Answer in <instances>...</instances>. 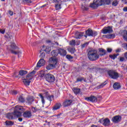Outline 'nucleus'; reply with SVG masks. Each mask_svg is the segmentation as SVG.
Wrapping results in <instances>:
<instances>
[{
    "label": "nucleus",
    "mask_w": 127,
    "mask_h": 127,
    "mask_svg": "<svg viewBox=\"0 0 127 127\" xmlns=\"http://www.w3.org/2000/svg\"><path fill=\"white\" fill-rule=\"evenodd\" d=\"M18 121H19V122H22V118H19L18 119Z\"/></svg>",
    "instance_id": "58"
},
{
    "label": "nucleus",
    "mask_w": 127,
    "mask_h": 127,
    "mask_svg": "<svg viewBox=\"0 0 127 127\" xmlns=\"http://www.w3.org/2000/svg\"><path fill=\"white\" fill-rule=\"evenodd\" d=\"M116 52H117V53H118V52H121V50H120V49H118L116 50Z\"/></svg>",
    "instance_id": "62"
},
{
    "label": "nucleus",
    "mask_w": 127,
    "mask_h": 127,
    "mask_svg": "<svg viewBox=\"0 0 127 127\" xmlns=\"http://www.w3.org/2000/svg\"><path fill=\"white\" fill-rule=\"evenodd\" d=\"M53 2H55L56 10L61 9V4H62V1L61 0H54Z\"/></svg>",
    "instance_id": "13"
},
{
    "label": "nucleus",
    "mask_w": 127,
    "mask_h": 127,
    "mask_svg": "<svg viewBox=\"0 0 127 127\" xmlns=\"http://www.w3.org/2000/svg\"><path fill=\"white\" fill-rule=\"evenodd\" d=\"M119 55H120V54H114L113 55H109V57L110 58H111V59H113V60H115V59L116 58H117V57H118V56H119Z\"/></svg>",
    "instance_id": "31"
},
{
    "label": "nucleus",
    "mask_w": 127,
    "mask_h": 127,
    "mask_svg": "<svg viewBox=\"0 0 127 127\" xmlns=\"http://www.w3.org/2000/svg\"><path fill=\"white\" fill-rule=\"evenodd\" d=\"M61 115H62V113H60L59 114H58L56 116V117H57L58 118V119H59L60 118V116H61Z\"/></svg>",
    "instance_id": "55"
},
{
    "label": "nucleus",
    "mask_w": 127,
    "mask_h": 127,
    "mask_svg": "<svg viewBox=\"0 0 127 127\" xmlns=\"http://www.w3.org/2000/svg\"><path fill=\"white\" fill-rule=\"evenodd\" d=\"M85 34H87L89 37H95L98 35V32L96 31H93L91 28H88L85 31Z\"/></svg>",
    "instance_id": "7"
},
{
    "label": "nucleus",
    "mask_w": 127,
    "mask_h": 127,
    "mask_svg": "<svg viewBox=\"0 0 127 127\" xmlns=\"http://www.w3.org/2000/svg\"><path fill=\"white\" fill-rule=\"evenodd\" d=\"M113 88L115 90H119L121 88V84L120 83L115 82L113 85Z\"/></svg>",
    "instance_id": "22"
},
{
    "label": "nucleus",
    "mask_w": 127,
    "mask_h": 127,
    "mask_svg": "<svg viewBox=\"0 0 127 127\" xmlns=\"http://www.w3.org/2000/svg\"><path fill=\"white\" fill-rule=\"evenodd\" d=\"M47 5V4H45L41 6V8H42V7H45Z\"/></svg>",
    "instance_id": "59"
},
{
    "label": "nucleus",
    "mask_w": 127,
    "mask_h": 127,
    "mask_svg": "<svg viewBox=\"0 0 127 127\" xmlns=\"http://www.w3.org/2000/svg\"><path fill=\"white\" fill-rule=\"evenodd\" d=\"M34 74H35V71L33 70L27 75L26 78L23 80V82L25 86H29L30 85V83H31V81L30 80L33 79V75H34Z\"/></svg>",
    "instance_id": "4"
},
{
    "label": "nucleus",
    "mask_w": 127,
    "mask_h": 127,
    "mask_svg": "<svg viewBox=\"0 0 127 127\" xmlns=\"http://www.w3.org/2000/svg\"><path fill=\"white\" fill-rule=\"evenodd\" d=\"M32 2V1L31 0H23L22 1L23 4H27L28 5H29V3H31Z\"/></svg>",
    "instance_id": "33"
},
{
    "label": "nucleus",
    "mask_w": 127,
    "mask_h": 127,
    "mask_svg": "<svg viewBox=\"0 0 127 127\" xmlns=\"http://www.w3.org/2000/svg\"><path fill=\"white\" fill-rule=\"evenodd\" d=\"M123 37L127 41V31H126V33L123 36Z\"/></svg>",
    "instance_id": "46"
},
{
    "label": "nucleus",
    "mask_w": 127,
    "mask_h": 127,
    "mask_svg": "<svg viewBox=\"0 0 127 127\" xmlns=\"http://www.w3.org/2000/svg\"><path fill=\"white\" fill-rule=\"evenodd\" d=\"M68 50L71 54H74L76 51L75 48H69L68 49Z\"/></svg>",
    "instance_id": "32"
},
{
    "label": "nucleus",
    "mask_w": 127,
    "mask_h": 127,
    "mask_svg": "<svg viewBox=\"0 0 127 127\" xmlns=\"http://www.w3.org/2000/svg\"><path fill=\"white\" fill-rule=\"evenodd\" d=\"M72 91L74 92V94L77 95V94H79V93L81 92V89L80 88H73Z\"/></svg>",
    "instance_id": "27"
},
{
    "label": "nucleus",
    "mask_w": 127,
    "mask_h": 127,
    "mask_svg": "<svg viewBox=\"0 0 127 127\" xmlns=\"http://www.w3.org/2000/svg\"><path fill=\"white\" fill-rule=\"evenodd\" d=\"M61 103H57L53 107V111H57V110H59V109L61 108Z\"/></svg>",
    "instance_id": "18"
},
{
    "label": "nucleus",
    "mask_w": 127,
    "mask_h": 127,
    "mask_svg": "<svg viewBox=\"0 0 127 127\" xmlns=\"http://www.w3.org/2000/svg\"><path fill=\"white\" fill-rule=\"evenodd\" d=\"M40 76L41 78H43V77H45V74L44 73H41Z\"/></svg>",
    "instance_id": "54"
},
{
    "label": "nucleus",
    "mask_w": 127,
    "mask_h": 127,
    "mask_svg": "<svg viewBox=\"0 0 127 127\" xmlns=\"http://www.w3.org/2000/svg\"><path fill=\"white\" fill-rule=\"evenodd\" d=\"M52 44H53V45H57V46H58V45H59V43H58V42H55V44H54V43H52Z\"/></svg>",
    "instance_id": "60"
},
{
    "label": "nucleus",
    "mask_w": 127,
    "mask_h": 127,
    "mask_svg": "<svg viewBox=\"0 0 127 127\" xmlns=\"http://www.w3.org/2000/svg\"><path fill=\"white\" fill-rule=\"evenodd\" d=\"M45 78L48 83H53L55 81V76L51 73L45 74Z\"/></svg>",
    "instance_id": "6"
},
{
    "label": "nucleus",
    "mask_w": 127,
    "mask_h": 127,
    "mask_svg": "<svg viewBox=\"0 0 127 127\" xmlns=\"http://www.w3.org/2000/svg\"><path fill=\"white\" fill-rule=\"evenodd\" d=\"M88 45H89V42H86L84 43L83 44L80 45V47L81 49H84V48L86 47H88Z\"/></svg>",
    "instance_id": "36"
},
{
    "label": "nucleus",
    "mask_w": 127,
    "mask_h": 127,
    "mask_svg": "<svg viewBox=\"0 0 127 127\" xmlns=\"http://www.w3.org/2000/svg\"><path fill=\"white\" fill-rule=\"evenodd\" d=\"M85 100L87 101V102H91V103H97V102H98V98L97 97L94 95H91L90 97H86Z\"/></svg>",
    "instance_id": "11"
},
{
    "label": "nucleus",
    "mask_w": 127,
    "mask_h": 127,
    "mask_svg": "<svg viewBox=\"0 0 127 127\" xmlns=\"http://www.w3.org/2000/svg\"><path fill=\"white\" fill-rule=\"evenodd\" d=\"M124 57H125V58H126V59H127V52H126V53H125L124 54Z\"/></svg>",
    "instance_id": "56"
},
{
    "label": "nucleus",
    "mask_w": 127,
    "mask_h": 127,
    "mask_svg": "<svg viewBox=\"0 0 127 127\" xmlns=\"http://www.w3.org/2000/svg\"><path fill=\"white\" fill-rule=\"evenodd\" d=\"M10 52L12 54H14L15 55H17V54H19V51H14L12 50H10Z\"/></svg>",
    "instance_id": "38"
},
{
    "label": "nucleus",
    "mask_w": 127,
    "mask_h": 127,
    "mask_svg": "<svg viewBox=\"0 0 127 127\" xmlns=\"http://www.w3.org/2000/svg\"><path fill=\"white\" fill-rule=\"evenodd\" d=\"M46 63V61H45L44 59H41L37 64V67L40 68V67H42V66H44Z\"/></svg>",
    "instance_id": "15"
},
{
    "label": "nucleus",
    "mask_w": 127,
    "mask_h": 127,
    "mask_svg": "<svg viewBox=\"0 0 127 127\" xmlns=\"http://www.w3.org/2000/svg\"><path fill=\"white\" fill-rule=\"evenodd\" d=\"M66 58L69 60V61H71L72 59H73V57H72L71 55H67L66 56Z\"/></svg>",
    "instance_id": "40"
},
{
    "label": "nucleus",
    "mask_w": 127,
    "mask_h": 127,
    "mask_svg": "<svg viewBox=\"0 0 127 127\" xmlns=\"http://www.w3.org/2000/svg\"><path fill=\"white\" fill-rule=\"evenodd\" d=\"M99 55L98 54V50L95 49H90L87 52V57L90 61H97L100 56L106 55V50L103 48L98 49Z\"/></svg>",
    "instance_id": "1"
},
{
    "label": "nucleus",
    "mask_w": 127,
    "mask_h": 127,
    "mask_svg": "<svg viewBox=\"0 0 127 127\" xmlns=\"http://www.w3.org/2000/svg\"><path fill=\"white\" fill-rule=\"evenodd\" d=\"M123 47L125 49H126L127 50V44L125 43V44H123Z\"/></svg>",
    "instance_id": "47"
},
{
    "label": "nucleus",
    "mask_w": 127,
    "mask_h": 127,
    "mask_svg": "<svg viewBox=\"0 0 127 127\" xmlns=\"http://www.w3.org/2000/svg\"><path fill=\"white\" fill-rule=\"evenodd\" d=\"M99 123L102 124L104 127H109L111 125V121L109 118H105L103 119V118L100 119L99 120Z\"/></svg>",
    "instance_id": "9"
},
{
    "label": "nucleus",
    "mask_w": 127,
    "mask_h": 127,
    "mask_svg": "<svg viewBox=\"0 0 127 127\" xmlns=\"http://www.w3.org/2000/svg\"><path fill=\"white\" fill-rule=\"evenodd\" d=\"M88 36L87 34H85V35H84V37L85 38H87V37H88Z\"/></svg>",
    "instance_id": "63"
},
{
    "label": "nucleus",
    "mask_w": 127,
    "mask_h": 127,
    "mask_svg": "<svg viewBox=\"0 0 127 127\" xmlns=\"http://www.w3.org/2000/svg\"><path fill=\"white\" fill-rule=\"evenodd\" d=\"M104 0H96V2H93L89 4V7L91 8H93V9H97V8L98 6L102 5V4H99V2L102 3V2H104Z\"/></svg>",
    "instance_id": "8"
},
{
    "label": "nucleus",
    "mask_w": 127,
    "mask_h": 127,
    "mask_svg": "<svg viewBox=\"0 0 127 127\" xmlns=\"http://www.w3.org/2000/svg\"><path fill=\"white\" fill-rule=\"evenodd\" d=\"M110 37L111 39H113V38H115L116 37V35H115V34H110Z\"/></svg>",
    "instance_id": "48"
},
{
    "label": "nucleus",
    "mask_w": 127,
    "mask_h": 127,
    "mask_svg": "<svg viewBox=\"0 0 127 127\" xmlns=\"http://www.w3.org/2000/svg\"><path fill=\"white\" fill-rule=\"evenodd\" d=\"M105 37L106 38H107L108 39H111V35H105Z\"/></svg>",
    "instance_id": "51"
},
{
    "label": "nucleus",
    "mask_w": 127,
    "mask_h": 127,
    "mask_svg": "<svg viewBox=\"0 0 127 127\" xmlns=\"http://www.w3.org/2000/svg\"><path fill=\"white\" fill-rule=\"evenodd\" d=\"M119 4V1H114L112 3V5L114 6H117V5Z\"/></svg>",
    "instance_id": "41"
},
{
    "label": "nucleus",
    "mask_w": 127,
    "mask_h": 127,
    "mask_svg": "<svg viewBox=\"0 0 127 127\" xmlns=\"http://www.w3.org/2000/svg\"><path fill=\"white\" fill-rule=\"evenodd\" d=\"M10 47H11L12 49H19V48L16 46L15 43H12L10 45Z\"/></svg>",
    "instance_id": "35"
},
{
    "label": "nucleus",
    "mask_w": 127,
    "mask_h": 127,
    "mask_svg": "<svg viewBox=\"0 0 127 127\" xmlns=\"http://www.w3.org/2000/svg\"><path fill=\"white\" fill-rule=\"evenodd\" d=\"M58 51L59 52V54H60L61 56H63V57H64V56H66V55H67V52L64 49L60 48L58 49Z\"/></svg>",
    "instance_id": "14"
},
{
    "label": "nucleus",
    "mask_w": 127,
    "mask_h": 127,
    "mask_svg": "<svg viewBox=\"0 0 127 127\" xmlns=\"http://www.w3.org/2000/svg\"><path fill=\"white\" fill-rule=\"evenodd\" d=\"M122 121V116L116 115L112 118V121L114 124H119Z\"/></svg>",
    "instance_id": "12"
},
{
    "label": "nucleus",
    "mask_w": 127,
    "mask_h": 127,
    "mask_svg": "<svg viewBox=\"0 0 127 127\" xmlns=\"http://www.w3.org/2000/svg\"><path fill=\"white\" fill-rule=\"evenodd\" d=\"M57 126H58L59 127H62V124H61V123H57Z\"/></svg>",
    "instance_id": "57"
},
{
    "label": "nucleus",
    "mask_w": 127,
    "mask_h": 127,
    "mask_svg": "<svg viewBox=\"0 0 127 127\" xmlns=\"http://www.w3.org/2000/svg\"><path fill=\"white\" fill-rule=\"evenodd\" d=\"M23 112H24L23 107L17 105L15 107L14 111L13 113L7 115V118L9 119V120H13V119H15V118H19V117H21Z\"/></svg>",
    "instance_id": "2"
},
{
    "label": "nucleus",
    "mask_w": 127,
    "mask_h": 127,
    "mask_svg": "<svg viewBox=\"0 0 127 127\" xmlns=\"http://www.w3.org/2000/svg\"><path fill=\"white\" fill-rule=\"evenodd\" d=\"M40 57H41L42 58H44L45 57V53H42L41 54Z\"/></svg>",
    "instance_id": "49"
},
{
    "label": "nucleus",
    "mask_w": 127,
    "mask_h": 127,
    "mask_svg": "<svg viewBox=\"0 0 127 127\" xmlns=\"http://www.w3.org/2000/svg\"><path fill=\"white\" fill-rule=\"evenodd\" d=\"M17 100L19 103H24V102H25V99L22 95H20L18 97Z\"/></svg>",
    "instance_id": "23"
},
{
    "label": "nucleus",
    "mask_w": 127,
    "mask_h": 127,
    "mask_svg": "<svg viewBox=\"0 0 127 127\" xmlns=\"http://www.w3.org/2000/svg\"><path fill=\"white\" fill-rule=\"evenodd\" d=\"M123 11H125V12H127V6L124 7L123 8Z\"/></svg>",
    "instance_id": "53"
},
{
    "label": "nucleus",
    "mask_w": 127,
    "mask_h": 127,
    "mask_svg": "<svg viewBox=\"0 0 127 127\" xmlns=\"http://www.w3.org/2000/svg\"><path fill=\"white\" fill-rule=\"evenodd\" d=\"M5 125L7 126L11 127V126H13L14 125V122L12 121H6L5 122Z\"/></svg>",
    "instance_id": "24"
},
{
    "label": "nucleus",
    "mask_w": 127,
    "mask_h": 127,
    "mask_svg": "<svg viewBox=\"0 0 127 127\" xmlns=\"http://www.w3.org/2000/svg\"><path fill=\"white\" fill-rule=\"evenodd\" d=\"M8 12L10 16H12V15H13V11L9 10Z\"/></svg>",
    "instance_id": "44"
},
{
    "label": "nucleus",
    "mask_w": 127,
    "mask_h": 127,
    "mask_svg": "<svg viewBox=\"0 0 127 127\" xmlns=\"http://www.w3.org/2000/svg\"><path fill=\"white\" fill-rule=\"evenodd\" d=\"M46 42L47 43H52V42H51V41H50V40H47Z\"/></svg>",
    "instance_id": "61"
},
{
    "label": "nucleus",
    "mask_w": 127,
    "mask_h": 127,
    "mask_svg": "<svg viewBox=\"0 0 127 127\" xmlns=\"http://www.w3.org/2000/svg\"><path fill=\"white\" fill-rule=\"evenodd\" d=\"M89 7H90V5L88 4H85L84 5H82L81 9L83 11H88L89 10Z\"/></svg>",
    "instance_id": "20"
},
{
    "label": "nucleus",
    "mask_w": 127,
    "mask_h": 127,
    "mask_svg": "<svg viewBox=\"0 0 127 127\" xmlns=\"http://www.w3.org/2000/svg\"><path fill=\"white\" fill-rule=\"evenodd\" d=\"M91 127H98V126H96V125H92Z\"/></svg>",
    "instance_id": "64"
},
{
    "label": "nucleus",
    "mask_w": 127,
    "mask_h": 127,
    "mask_svg": "<svg viewBox=\"0 0 127 127\" xmlns=\"http://www.w3.org/2000/svg\"><path fill=\"white\" fill-rule=\"evenodd\" d=\"M83 80H85L84 77L77 78V79H76V81H75V83H78L79 82H81V81H83Z\"/></svg>",
    "instance_id": "39"
},
{
    "label": "nucleus",
    "mask_w": 127,
    "mask_h": 127,
    "mask_svg": "<svg viewBox=\"0 0 127 127\" xmlns=\"http://www.w3.org/2000/svg\"><path fill=\"white\" fill-rule=\"evenodd\" d=\"M107 73L110 78L113 79L114 80H116L120 77L119 73L114 70H109L107 71Z\"/></svg>",
    "instance_id": "5"
},
{
    "label": "nucleus",
    "mask_w": 127,
    "mask_h": 127,
    "mask_svg": "<svg viewBox=\"0 0 127 127\" xmlns=\"http://www.w3.org/2000/svg\"><path fill=\"white\" fill-rule=\"evenodd\" d=\"M0 33H1V34H4V33H5V29H0Z\"/></svg>",
    "instance_id": "42"
},
{
    "label": "nucleus",
    "mask_w": 127,
    "mask_h": 127,
    "mask_svg": "<svg viewBox=\"0 0 127 127\" xmlns=\"http://www.w3.org/2000/svg\"><path fill=\"white\" fill-rule=\"evenodd\" d=\"M72 104V100H66L64 102L63 104V106L66 108V107H68Z\"/></svg>",
    "instance_id": "17"
},
{
    "label": "nucleus",
    "mask_w": 127,
    "mask_h": 127,
    "mask_svg": "<svg viewBox=\"0 0 127 127\" xmlns=\"http://www.w3.org/2000/svg\"><path fill=\"white\" fill-rule=\"evenodd\" d=\"M69 45L71 46H75V45H76V41L75 40H72L71 41H69Z\"/></svg>",
    "instance_id": "37"
},
{
    "label": "nucleus",
    "mask_w": 127,
    "mask_h": 127,
    "mask_svg": "<svg viewBox=\"0 0 127 127\" xmlns=\"http://www.w3.org/2000/svg\"><path fill=\"white\" fill-rule=\"evenodd\" d=\"M113 26H108V27H105L102 29V33L104 34H107V33H112L113 32Z\"/></svg>",
    "instance_id": "10"
},
{
    "label": "nucleus",
    "mask_w": 127,
    "mask_h": 127,
    "mask_svg": "<svg viewBox=\"0 0 127 127\" xmlns=\"http://www.w3.org/2000/svg\"><path fill=\"white\" fill-rule=\"evenodd\" d=\"M125 61H126V60L125 59V58L120 57V62H124Z\"/></svg>",
    "instance_id": "43"
},
{
    "label": "nucleus",
    "mask_w": 127,
    "mask_h": 127,
    "mask_svg": "<svg viewBox=\"0 0 127 127\" xmlns=\"http://www.w3.org/2000/svg\"><path fill=\"white\" fill-rule=\"evenodd\" d=\"M28 72L26 70H20L19 71V74L20 76H24V75H26L27 74Z\"/></svg>",
    "instance_id": "28"
},
{
    "label": "nucleus",
    "mask_w": 127,
    "mask_h": 127,
    "mask_svg": "<svg viewBox=\"0 0 127 127\" xmlns=\"http://www.w3.org/2000/svg\"><path fill=\"white\" fill-rule=\"evenodd\" d=\"M84 32H80L78 35L75 37L76 39H81L84 36Z\"/></svg>",
    "instance_id": "29"
},
{
    "label": "nucleus",
    "mask_w": 127,
    "mask_h": 127,
    "mask_svg": "<svg viewBox=\"0 0 127 127\" xmlns=\"http://www.w3.org/2000/svg\"><path fill=\"white\" fill-rule=\"evenodd\" d=\"M39 96L40 98H41V102L42 103V105L44 106V105L45 104V99H44V96H43V95H42L41 94H40Z\"/></svg>",
    "instance_id": "30"
},
{
    "label": "nucleus",
    "mask_w": 127,
    "mask_h": 127,
    "mask_svg": "<svg viewBox=\"0 0 127 127\" xmlns=\"http://www.w3.org/2000/svg\"><path fill=\"white\" fill-rule=\"evenodd\" d=\"M26 101L28 104H32V102L34 101V98H33V97L30 96L27 98Z\"/></svg>",
    "instance_id": "21"
},
{
    "label": "nucleus",
    "mask_w": 127,
    "mask_h": 127,
    "mask_svg": "<svg viewBox=\"0 0 127 127\" xmlns=\"http://www.w3.org/2000/svg\"><path fill=\"white\" fill-rule=\"evenodd\" d=\"M51 54L52 57H57V56H58V54H59V53L58 52V49L53 50L51 52Z\"/></svg>",
    "instance_id": "19"
},
{
    "label": "nucleus",
    "mask_w": 127,
    "mask_h": 127,
    "mask_svg": "<svg viewBox=\"0 0 127 127\" xmlns=\"http://www.w3.org/2000/svg\"><path fill=\"white\" fill-rule=\"evenodd\" d=\"M49 64H48L46 68L47 70H53L55 68H56L57 63H58V59L57 58H51L48 61Z\"/></svg>",
    "instance_id": "3"
},
{
    "label": "nucleus",
    "mask_w": 127,
    "mask_h": 127,
    "mask_svg": "<svg viewBox=\"0 0 127 127\" xmlns=\"http://www.w3.org/2000/svg\"><path fill=\"white\" fill-rule=\"evenodd\" d=\"M107 85V81H105L103 83H101L100 85L97 86V89H102V88H104L105 86Z\"/></svg>",
    "instance_id": "26"
},
{
    "label": "nucleus",
    "mask_w": 127,
    "mask_h": 127,
    "mask_svg": "<svg viewBox=\"0 0 127 127\" xmlns=\"http://www.w3.org/2000/svg\"><path fill=\"white\" fill-rule=\"evenodd\" d=\"M12 95H16L17 94V91L16 90H13L12 92Z\"/></svg>",
    "instance_id": "50"
},
{
    "label": "nucleus",
    "mask_w": 127,
    "mask_h": 127,
    "mask_svg": "<svg viewBox=\"0 0 127 127\" xmlns=\"http://www.w3.org/2000/svg\"><path fill=\"white\" fill-rule=\"evenodd\" d=\"M46 98L47 100L50 101V103L54 100V95H47Z\"/></svg>",
    "instance_id": "25"
},
{
    "label": "nucleus",
    "mask_w": 127,
    "mask_h": 127,
    "mask_svg": "<svg viewBox=\"0 0 127 127\" xmlns=\"http://www.w3.org/2000/svg\"><path fill=\"white\" fill-rule=\"evenodd\" d=\"M112 51H113V49H112L111 48L107 49V52H108L109 53H111Z\"/></svg>",
    "instance_id": "52"
},
{
    "label": "nucleus",
    "mask_w": 127,
    "mask_h": 127,
    "mask_svg": "<svg viewBox=\"0 0 127 127\" xmlns=\"http://www.w3.org/2000/svg\"><path fill=\"white\" fill-rule=\"evenodd\" d=\"M51 51V48L49 47V46H47L46 47V49L44 50V51L46 52V53H48V54H49V53H50Z\"/></svg>",
    "instance_id": "34"
},
{
    "label": "nucleus",
    "mask_w": 127,
    "mask_h": 127,
    "mask_svg": "<svg viewBox=\"0 0 127 127\" xmlns=\"http://www.w3.org/2000/svg\"><path fill=\"white\" fill-rule=\"evenodd\" d=\"M31 116H32V115H31V112L29 111H25L23 114V117L25 119H29V118H31Z\"/></svg>",
    "instance_id": "16"
},
{
    "label": "nucleus",
    "mask_w": 127,
    "mask_h": 127,
    "mask_svg": "<svg viewBox=\"0 0 127 127\" xmlns=\"http://www.w3.org/2000/svg\"><path fill=\"white\" fill-rule=\"evenodd\" d=\"M32 111L33 113H36L37 110H36V107H32Z\"/></svg>",
    "instance_id": "45"
}]
</instances>
